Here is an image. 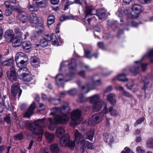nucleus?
Listing matches in <instances>:
<instances>
[{
  "label": "nucleus",
  "mask_w": 153,
  "mask_h": 153,
  "mask_svg": "<svg viewBox=\"0 0 153 153\" xmlns=\"http://www.w3.org/2000/svg\"><path fill=\"white\" fill-rule=\"evenodd\" d=\"M69 120V117L67 115H56L54 117L55 123L57 124L66 125Z\"/></svg>",
  "instance_id": "0eeeda50"
},
{
  "label": "nucleus",
  "mask_w": 153,
  "mask_h": 153,
  "mask_svg": "<svg viewBox=\"0 0 153 153\" xmlns=\"http://www.w3.org/2000/svg\"><path fill=\"white\" fill-rule=\"evenodd\" d=\"M145 118L144 117H142L141 118L138 119L137 120L136 122L134 123V125L136 126L138 124L142 123L143 121L144 120Z\"/></svg>",
  "instance_id": "13d9d810"
},
{
  "label": "nucleus",
  "mask_w": 153,
  "mask_h": 153,
  "mask_svg": "<svg viewBox=\"0 0 153 153\" xmlns=\"http://www.w3.org/2000/svg\"><path fill=\"white\" fill-rule=\"evenodd\" d=\"M74 75L73 73H70L68 74L65 78L63 79V75L60 74H58L56 76V82L59 86L64 87L63 84L65 82H68L72 79L74 77Z\"/></svg>",
  "instance_id": "423d86ee"
},
{
  "label": "nucleus",
  "mask_w": 153,
  "mask_h": 153,
  "mask_svg": "<svg viewBox=\"0 0 153 153\" xmlns=\"http://www.w3.org/2000/svg\"><path fill=\"white\" fill-rule=\"evenodd\" d=\"M22 48L25 52H28L31 50L32 45L30 41H24L22 43Z\"/></svg>",
  "instance_id": "6ab92c4d"
},
{
  "label": "nucleus",
  "mask_w": 153,
  "mask_h": 153,
  "mask_svg": "<svg viewBox=\"0 0 153 153\" xmlns=\"http://www.w3.org/2000/svg\"><path fill=\"white\" fill-rule=\"evenodd\" d=\"M146 145L149 148H153V138L152 137L148 138L146 141Z\"/></svg>",
  "instance_id": "58836bf2"
},
{
  "label": "nucleus",
  "mask_w": 153,
  "mask_h": 153,
  "mask_svg": "<svg viewBox=\"0 0 153 153\" xmlns=\"http://www.w3.org/2000/svg\"><path fill=\"white\" fill-rule=\"evenodd\" d=\"M94 134V131L93 129H91L86 134V139H88L90 141L92 140Z\"/></svg>",
  "instance_id": "c9c22d12"
},
{
  "label": "nucleus",
  "mask_w": 153,
  "mask_h": 153,
  "mask_svg": "<svg viewBox=\"0 0 153 153\" xmlns=\"http://www.w3.org/2000/svg\"><path fill=\"white\" fill-rule=\"evenodd\" d=\"M60 138V145L63 146H66L70 140L69 135L68 134H65Z\"/></svg>",
  "instance_id": "2eb2a0df"
},
{
  "label": "nucleus",
  "mask_w": 153,
  "mask_h": 153,
  "mask_svg": "<svg viewBox=\"0 0 153 153\" xmlns=\"http://www.w3.org/2000/svg\"><path fill=\"white\" fill-rule=\"evenodd\" d=\"M102 112L103 114H107L108 112H110L111 115H117V111L113 109L112 106L110 107L108 109L106 104H105Z\"/></svg>",
  "instance_id": "dca6fc26"
},
{
  "label": "nucleus",
  "mask_w": 153,
  "mask_h": 153,
  "mask_svg": "<svg viewBox=\"0 0 153 153\" xmlns=\"http://www.w3.org/2000/svg\"><path fill=\"white\" fill-rule=\"evenodd\" d=\"M84 51L85 57L86 58L90 59L93 56H94L95 58H97L98 54L97 53L91 54V51L86 50H85Z\"/></svg>",
  "instance_id": "72a5a7b5"
},
{
  "label": "nucleus",
  "mask_w": 153,
  "mask_h": 153,
  "mask_svg": "<svg viewBox=\"0 0 153 153\" xmlns=\"http://www.w3.org/2000/svg\"><path fill=\"white\" fill-rule=\"evenodd\" d=\"M17 74L19 78L24 81L29 82L32 79L31 73L26 67L20 68L17 71Z\"/></svg>",
  "instance_id": "20e7f679"
},
{
  "label": "nucleus",
  "mask_w": 153,
  "mask_h": 153,
  "mask_svg": "<svg viewBox=\"0 0 153 153\" xmlns=\"http://www.w3.org/2000/svg\"><path fill=\"white\" fill-rule=\"evenodd\" d=\"M87 99L82 94H81L79 95L78 98L77 100L78 102H82L87 101Z\"/></svg>",
  "instance_id": "37998d69"
},
{
  "label": "nucleus",
  "mask_w": 153,
  "mask_h": 153,
  "mask_svg": "<svg viewBox=\"0 0 153 153\" xmlns=\"http://www.w3.org/2000/svg\"><path fill=\"white\" fill-rule=\"evenodd\" d=\"M27 7L30 11H36L38 10V7L36 4H35L29 3Z\"/></svg>",
  "instance_id": "4c0bfd02"
},
{
  "label": "nucleus",
  "mask_w": 153,
  "mask_h": 153,
  "mask_svg": "<svg viewBox=\"0 0 153 153\" xmlns=\"http://www.w3.org/2000/svg\"><path fill=\"white\" fill-rule=\"evenodd\" d=\"M48 120L49 122V128L51 131H53L56 127V125L57 124L55 123L54 119L53 120L52 119L49 118Z\"/></svg>",
  "instance_id": "473e14b6"
},
{
  "label": "nucleus",
  "mask_w": 153,
  "mask_h": 153,
  "mask_svg": "<svg viewBox=\"0 0 153 153\" xmlns=\"http://www.w3.org/2000/svg\"><path fill=\"white\" fill-rule=\"evenodd\" d=\"M71 126L75 127L79 124L83 120L82 115H71Z\"/></svg>",
  "instance_id": "9b49d317"
},
{
  "label": "nucleus",
  "mask_w": 153,
  "mask_h": 153,
  "mask_svg": "<svg viewBox=\"0 0 153 153\" xmlns=\"http://www.w3.org/2000/svg\"><path fill=\"white\" fill-rule=\"evenodd\" d=\"M29 21L32 23L37 24L39 22L36 14L33 13H32L30 14Z\"/></svg>",
  "instance_id": "a878e982"
},
{
  "label": "nucleus",
  "mask_w": 153,
  "mask_h": 153,
  "mask_svg": "<svg viewBox=\"0 0 153 153\" xmlns=\"http://www.w3.org/2000/svg\"><path fill=\"white\" fill-rule=\"evenodd\" d=\"M55 19V17L54 15H50L48 19V25H50L54 22Z\"/></svg>",
  "instance_id": "a18cd8bd"
},
{
  "label": "nucleus",
  "mask_w": 153,
  "mask_h": 153,
  "mask_svg": "<svg viewBox=\"0 0 153 153\" xmlns=\"http://www.w3.org/2000/svg\"><path fill=\"white\" fill-rule=\"evenodd\" d=\"M37 25L36 26V30L38 33L42 32L44 30V22L42 20L37 24Z\"/></svg>",
  "instance_id": "bb28decb"
},
{
  "label": "nucleus",
  "mask_w": 153,
  "mask_h": 153,
  "mask_svg": "<svg viewBox=\"0 0 153 153\" xmlns=\"http://www.w3.org/2000/svg\"><path fill=\"white\" fill-rule=\"evenodd\" d=\"M137 153H145V151L139 146H137L136 148Z\"/></svg>",
  "instance_id": "4d7b16f0"
},
{
  "label": "nucleus",
  "mask_w": 153,
  "mask_h": 153,
  "mask_svg": "<svg viewBox=\"0 0 153 153\" xmlns=\"http://www.w3.org/2000/svg\"><path fill=\"white\" fill-rule=\"evenodd\" d=\"M50 150L52 153H59V145L56 143L51 144L50 147Z\"/></svg>",
  "instance_id": "cd10ccee"
},
{
  "label": "nucleus",
  "mask_w": 153,
  "mask_h": 153,
  "mask_svg": "<svg viewBox=\"0 0 153 153\" xmlns=\"http://www.w3.org/2000/svg\"><path fill=\"white\" fill-rule=\"evenodd\" d=\"M82 114V112L81 111L76 109L73 111L71 115H81Z\"/></svg>",
  "instance_id": "bf43d9fd"
},
{
  "label": "nucleus",
  "mask_w": 153,
  "mask_h": 153,
  "mask_svg": "<svg viewBox=\"0 0 153 153\" xmlns=\"http://www.w3.org/2000/svg\"><path fill=\"white\" fill-rule=\"evenodd\" d=\"M103 117V115H92L89 119L88 123L85 121L82 123L81 126L82 130L85 132L89 124L92 126L96 125L102 121Z\"/></svg>",
  "instance_id": "f03ea898"
},
{
  "label": "nucleus",
  "mask_w": 153,
  "mask_h": 153,
  "mask_svg": "<svg viewBox=\"0 0 153 153\" xmlns=\"http://www.w3.org/2000/svg\"><path fill=\"white\" fill-rule=\"evenodd\" d=\"M4 120L7 123H10V118L9 115H6L4 118Z\"/></svg>",
  "instance_id": "69168bd1"
},
{
  "label": "nucleus",
  "mask_w": 153,
  "mask_h": 153,
  "mask_svg": "<svg viewBox=\"0 0 153 153\" xmlns=\"http://www.w3.org/2000/svg\"><path fill=\"white\" fill-rule=\"evenodd\" d=\"M149 57L151 59V61L153 62V49L149 51L146 54L143 56V57Z\"/></svg>",
  "instance_id": "a19ab883"
},
{
  "label": "nucleus",
  "mask_w": 153,
  "mask_h": 153,
  "mask_svg": "<svg viewBox=\"0 0 153 153\" xmlns=\"http://www.w3.org/2000/svg\"><path fill=\"white\" fill-rule=\"evenodd\" d=\"M11 92L12 95L14 96H15L18 93L19 97L20 96L22 90L20 89L19 83H16L11 87Z\"/></svg>",
  "instance_id": "9d476101"
},
{
  "label": "nucleus",
  "mask_w": 153,
  "mask_h": 153,
  "mask_svg": "<svg viewBox=\"0 0 153 153\" xmlns=\"http://www.w3.org/2000/svg\"><path fill=\"white\" fill-rule=\"evenodd\" d=\"M68 65L70 69H74L76 66V64L75 59H71V63L68 64Z\"/></svg>",
  "instance_id": "49530a36"
},
{
  "label": "nucleus",
  "mask_w": 153,
  "mask_h": 153,
  "mask_svg": "<svg viewBox=\"0 0 153 153\" xmlns=\"http://www.w3.org/2000/svg\"><path fill=\"white\" fill-rule=\"evenodd\" d=\"M103 138L105 142H108L109 143H112L114 140V139L112 135L109 133H105L103 134Z\"/></svg>",
  "instance_id": "b1692460"
},
{
  "label": "nucleus",
  "mask_w": 153,
  "mask_h": 153,
  "mask_svg": "<svg viewBox=\"0 0 153 153\" xmlns=\"http://www.w3.org/2000/svg\"><path fill=\"white\" fill-rule=\"evenodd\" d=\"M77 93V90L74 88L71 89L67 91V93L69 94V95L71 96L76 95Z\"/></svg>",
  "instance_id": "8fccbe9b"
},
{
  "label": "nucleus",
  "mask_w": 153,
  "mask_h": 153,
  "mask_svg": "<svg viewBox=\"0 0 153 153\" xmlns=\"http://www.w3.org/2000/svg\"><path fill=\"white\" fill-rule=\"evenodd\" d=\"M117 80L121 81H126L127 79L126 78L125 74H119L117 77Z\"/></svg>",
  "instance_id": "de8ad7c7"
},
{
  "label": "nucleus",
  "mask_w": 153,
  "mask_h": 153,
  "mask_svg": "<svg viewBox=\"0 0 153 153\" xmlns=\"http://www.w3.org/2000/svg\"><path fill=\"white\" fill-rule=\"evenodd\" d=\"M17 66L19 68H23L27 64L28 59L26 55L22 52L17 53L15 56Z\"/></svg>",
  "instance_id": "39448f33"
},
{
  "label": "nucleus",
  "mask_w": 153,
  "mask_h": 153,
  "mask_svg": "<svg viewBox=\"0 0 153 153\" xmlns=\"http://www.w3.org/2000/svg\"><path fill=\"white\" fill-rule=\"evenodd\" d=\"M46 119L43 118L34 121L33 123L29 124V128L30 131L35 134L43 133V127H45Z\"/></svg>",
  "instance_id": "f257e3e1"
},
{
  "label": "nucleus",
  "mask_w": 153,
  "mask_h": 153,
  "mask_svg": "<svg viewBox=\"0 0 153 153\" xmlns=\"http://www.w3.org/2000/svg\"><path fill=\"white\" fill-rule=\"evenodd\" d=\"M51 98L50 96H48L46 94H42V98L44 100L48 101L50 102Z\"/></svg>",
  "instance_id": "5fc2aeb1"
},
{
  "label": "nucleus",
  "mask_w": 153,
  "mask_h": 153,
  "mask_svg": "<svg viewBox=\"0 0 153 153\" xmlns=\"http://www.w3.org/2000/svg\"><path fill=\"white\" fill-rule=\"evenodd\" d=\"M133 11H134L136 13H139L142 10V8L141 6L139 4H135L133 5L132 8Z\"/></svg>",
  "instance_id": "f704fd0d"
},
{
  "label": "nucleus",
  "mask_w": 153,
  "mask_h": 153,
  "mask_svg": "<svg viewBox=\"0 0 153 153\" xmlns=\"http://www.w3.org/2000/svg\"><path fill=\"white\" fill-rule=\"evenodd\" d=\"M115 96L113 94H109L107 96V100L109 101L111 105H114L116 102V100L115 99Z\"/></svg>",
  "instance_id": "2f4dec72"
},
{
  "label": "nucleus",
  "mask_w": 153,
  "mask_h": 153,
  "mask_svg": "<svg viewBox=\"0 0 153 153\" xmlns=\"http://www.w3.org/2000/svg\"><path fill=\"white\" fill-rule=\"evenodd\" d=\"M123 13L126 15H128L131 13V9L129 8L123 10Z\"/></svg>",
  "instance_id": "052dcab7"
},
{
  "label": "nucleus",
  "mask_w": 153,
  "mask_h": 153,
  "mask_svg": "<svg viewBox=\"0 0 153 153\" xmlns=\"http://www.w3.org/2000/svg\"><path fill=\"white\" fill-rule=\"evenodd\" d=\"M90 102L92 104L102 101L100 99V97L97 94L94 95L89 97Z\"/></svg>",
  "instance_id": "5701e85b"
},
{
  "label": "nucleus",
  "mask_w": 153,
  "mask_h": 153,
  "mask_svg": "<svg viewBox=\"0 0 153 153\" xmlns=\"http://www.w3.org/2000/svg\"><path fill=\"white\" fill-rule=\"evenodd\" d=\"M60 112V109L59 108L55 107L51 110L50 115H57Z\"/></svg>",
  "instance_id": "c03bdc74"
},
{
  "label": "nucleus",
  "mask_w": 153,
  "mask_h": 153,
  "mask_svg": "<svg viewBox=\"0 0 153 153\" xmlns=\"http://www.w3.org/2000/svg\"><path fill=\"white\" fill-rule=\"evenodd\" d=\"M85 17H87L89 15H94L97 13V16L101 19H104L106 17V11L104 9H100L95 10L92 7L87 6L86 8Z\"/></svg>",
  "instance_id": "7ed1b4c3"
},
{
  "label": "nucleus",
  "mask_w": 153,
  "mask_h": 153,
  "mask_svg": "<svg viewBox=\"0 0 153 153\" xmlns=\"http://www.w3.org/2000/svg\"><path fill=\"white\" fill-rule=\"evenodd\" d=\"M50 102L54 105H57L60 103V100L59 99H56L52 97Z\"/></svg>",
  "instance_id": "09e8293b"
},
{
  "label": "nucleus",
  "mask_w": 153,
  "mask_h": 153,
  "mask_svg": "<svg viewBox=\"0 0 153 153\" xmlns=\"http://www.w3.org/2000/svg\"><path fill=\"white\" fill-rule=\"evenodd\" d=\"M40 153H51L47 149L45 148L42 149L40 151Z\"/></svg>",
  "instance_id": "774afa93"
},
{
  "label": "nucleus",
  "mask_w": 153,
  "mask_h": 153,
  "mask_svg": "<svg viewBox=\"0 0 153 153\" xmlns=\"http://www.w3.org/2000/svg\"><path fill=\"white\" fill-rule=\"evenodd\" d=\"M135 63H137L136 65L132 67L130 69V71L134 74H137L138 72V69L140 66H141L142 69L143 71H144L146 69V64H142L141 63V61L135 62Z\"/></svg>",
  "instance_id": "6e6552de"
},
{
  "label": "nucleus",
  "mask_w": 153,
  "mask_h": 153,
  "mask_svg": "<svg viewBox=\"0 0 153 153\" xmlns=\"http://www.w3.org/2000/svg\"><path fill=\"white\" fill-rule=\"evenodd\" d=\"M69 17L68 16L65 15H63L60 18V20L61 21H63L66 20L68 19Z\"/></svg>",
  "instance_id": "e2e57ef3"
},
{
  "label": "nucleus",
  "mask_w": 153,
  "mask_h": 153,
  "mask_svg": "<svg viewBox=\"0 0 153 153\" xmlns=\"http://www.w3.org/2000/svg\"><path fill=\"white\" fill-rule=\"evenodd\" d=\"M60 108V113L63 115H66L69 113L70 109L68 103H64L62 107Z\"/></svg>",
  "instance_id": "f3484780"
},
{
  "label": "nucleus",
  "mask_w": 153,
  "mask_h": 153,
  "mask_svg": "<svg viewBox=\"0 0 153 153\" xmlns=\"http://www.w3.org/2000/svg\"><path fill=\"white\" fill-rule=\"evenodd\" d=\"M85 146L87 148L90 149H91L94 148L93 146L91 143L88 141H87L86 142L85 141V143L84 146Z\"/></svg>",
  "instance_id": "6e6d98bb"
},
{
  "label": "nucleus",
  "mask_w": 153,
  "mask_h": 153,
  "mask_svg": "<svg viewBox=\"0 0 153 153\" xmlns=\"http://www.w3.org/2000/svg\"><path fill=\"white\" fill-rule=\"evenodd\" d=\"M104 104V102L103 101L93 104L92 105L93 111L94 112L99 111L101 109L103 104Z\"/></svg>",
  "instance_id": "412c9836"
},
{
  "label": "nucleus",
  "mask_w": 153,
  "mask_h": 153,
  "mask_svg": "<svg viewBox=\"0 0 153 153\" xmlns=\"http://www.w3.org/2000/svg\"><path fill=\"white\" fill-rule=\"evenodd\" d=\"M5 96L4 97L2 98V101L1 102V105H3L4 106L5 108L7 109H9L10 108V106L8 103V101H6L5 102Z\"/></svg>",
  "instance_id": "79ce46f5"
},
{
  "label": "nucleus",
  "mask_w": 153,
  "mask_h": 153,
  "mask_svg": "<svg viewBox=\"0 0 153 153\" xmlns=\"http://www.w3.org/2000/svg\"><path fill=\"white\" fill-rule=\"evenodd\" d=\"M65 132L64 128L63 127H60L56 130L55 134L57 137L60 138L65 134Z\"/></svg>",
  "instance_id": "393cba45"
},
{
  "label": "nucleus",
  "mask_w": 153,
  "mask_h": 153,
  "mask_svg": "<svg viewBox=\"0 0 153 153\" xmlns=\"http://www.w3.org/2000/svg\"><path fill=\"white\" fill-rule=\"evenodd\" d=\"M75 146V142L73 140H69L66 146L71 149L74 148Z\"/></svg>",
  "instance_id": "603ef678"
},
{
  "label": "nucleus",
  "mask_w": 153,
  "mask_h": 153,
  "mask_svg": "<svg viewBox=\"0 0 153 153\" xmlns=\"http://www.w3.org/2000/svg\"><path fill=\"white\" fill-rule=\"evenodd\" d=\"M5 36L6 40L8 42H11L14 37L13 31L10 29L7 30L5 32Z\"/></svg>",
  "instance_id": "a211bd4d"
},
{
  "label": "nucleus",
  "mask_w": 153,
  "mask_h": 153,
  "mask_svg": "<svg viewBox=\"0 0 153 153\" xmlns=\"http://www.w3.org/2000/svg\"><path fill=\"white\" fill-rule=\"evenodd\" d=\"M36 107V104L33 102L30 105L25 115H32L34 114V110Z\"/></svg>",
  "instance_id": "c85d7f7f"
},
{
  "label": "nucleus",
  "mask_w": 153,
  "mask_h": 153,
  "mask_svg": "<svg viewBox=\"0 0 153 153\" xmlns=\"http://www.w3.org/2000/svg\"><path fill=\"white\" fill-rule=\"evenodd\" d=\"M31 62L32 65L34 67H37L39 66V59L37 57H32L31 58Z\"/></svg>",
  "instance_id": "7c9ffc66"
},
{
  "label": "nucleus",
  "mask_w": 153,
  "mask_h": 153,
  "mask_svg": "<svg viewBox=\"0 0 153 153\" xmlns=\"http://www.w3.org/2000/svg\"><path fill=\"white\" fill-rule=\"evenodd\" d=\"M123 95L127 97H132L131 95L125 90H123Z\"/></svg>",
  "instance_id": "680f3d73"
},
{
  "label": "nucleus",
  "mask_w": 153,
  "mask_h": 153,
  "mask_svg": "<svg viewBox=\"0 0 153 153\" xmlns=\"http://www.w3.org/2000/svg\"><path fill=\"white\" fill-rule=\"evenodd\" d=\"M46 39L48 41H51L53 45L56 46L58 45V40L54 34H52L50 36L47 34L46 35Z\"/></svg>",
  "instance_id": "4468645a"
},
{
  "label": "nucleus",
  "mask_w": 153,
  "mask_h": 153,
  "mask_svg": "<svg viewBox=\"0 0 153 153\" xmlns=\"http://www.w3.org/2000/svg\"><path fill=\"white\" fill-rule=\"evenodd\" d=\"M144 87L145 92L146 93V89L148 87V84H150L149 87H151L152 84L153 83V76H152L150 77H148L145 78L144 80Z\"/></svg>",
  "instance_id": "4be33fe9"
},
{
  "label": "nucleus",
  "mask_w": 153,
  "mask_h": 153,
  "mask_svg": "<svg viewBox=\"0 0 153 153\" xmlns=\"http://www.w3.org/2000/svg\"><path fill=\"white\" fill-rule=\"evenodd\" d=\"M16 10L19 13L18 17L19 19L23 23H24L27 22L28 20L27 13L19 9H17Z\"/></svg>",
  "instance_id": "f8f14e48"
},
{
  "label": "nucleus",
  "mask_w": 153,
  "mask_h": 153,
  "mask_svg": "<svg viewBox=\"0 0 153 153\" xmlns=\"http://www.w3.org/2000/svg\"><path fill=\"white\" fill-rule=\"evenodd\" d=\"M36 4L38 7H43L46 6L47 2L46 0H41L40 1L36 2Z\"/></svg>",
  "instance_id": "ea45409f"
},
{
  "label": "nucleus",
  "mask_w": 153,
  "mask_h": 153,
  "mask_svg": "<svg viewBox=\"0 0 153 153\" xmlns=\"http://www.w3.org/2000/svg\"><path fill=\"white\" fill-rule=\"evenodd\" d=\"M12 45L15 47H18L20 46L22 44V40L20 38L16 37L12 40Z\"/></svg>",
  "instance_id": "c756f323"
},
{
  "label": "nucleus",
  "mask_w": 153,
  "mask_h": 153,
  "mask_svg": "<svg viewBox=\"0 0 153 153\" xmlns=\"http://www.w3.org/2000/svg\"><path fill=\"white\" fill-rule=\"evenodd\" d=\"M7 76L8 78L12 82H14L16 80V75L13 66H12L10 68V71L8 72Z\"/></svg>",
  "instance_id": "ddd939ff"
},
{
  "label": "nucleus",
  "mask_w": 153,
  "mask_h": 153,
  "mask_svg": "<svg viewBox=\"0 0 153 153\" xmlns=\"http://www.w3.org/2000/svg\"><path fill=\"white\" fill-rule=\"evenodd\" d=\"M45 135L46 138L50 143L53 142L54 139V135L53 134L46 132Z\"/></svg>",
  "instance_id": "e433bc0d"
},
{
  "label": "nucleus",
  "mask_w": 153,
  "mask_h": 153,
  "mask_svg": "<svg viewBox=\"0 0 153 153\" xmlns=\"http://www.w3.org/2000/svg\"><path fill=\"white\" fill-rule=\"evenodd\" d=\"M12 13V10L11 9H7L6 10L5 12V14L7 16H9Z\"/></svg>",
  "instance_id": "0e129e2a"
},
{
  "label": "nucleus",
  "mask_w": 153,
  "mask_h": 153,
  "mask_svg": "<svg viewBox=\"0 0 153 153\" xmlns=\"http://www.w3.org/2000/svg\"><path fill=\"white\" fill-rule=\"evenodd\" d=\"M15 32L17 34L22 35V33L21 32L20 30L18 27L15 28Z\"/></svg>",
  "instance_id": "338daca9"
},
{
  "label": "nucleus",
  "mask_w": 153,
  "mask_h": 153,
  "mask_svg": "<svg viewBox=\"0 0 153 153\" xmlns=\"http://www.w3.org/2000/svg\"><path fill=\"white\" fill-rule=\"evenodd\" d=\"M23 137V135L22 133H20L14 136V139L16 140H21Z\"/></svg>",
  "instance_id": "864d4df0"
},
{
  "label": "nucleus",
  "mask_w": 153,
  "mask_h": 153,
  "mask_svg": "<svg viewBox=\"0 0 153 153\" xmlns=\"http://www.w3.org/2000/svg\"><path fill=\"white\" fill-rule=\"evenodd\" d=\"M90 88L89 85H87L82 86V91L84 93H87L89 91Z\"/></svg>",
  "instance_id": "3c124183"
},
{
  "label": "nucleus",
  "mask_w": 153,
  "mask_h": 153,
  "mask_svg": "<svg viewBox=\"0 0 153 153\" xmlns=\"http://www.w3.org/2000/svg\"><path fill=\"white\" fill-rule=\"evenodd\" d=\"M74 135L75 140L76 143L84 146L85 143V140L83 138L84 136L78 130L75 131Z\"/></svg>",
  "instance_id": "1a4fd4ad"
},
{
  "label": "nucleus",
  "mask_w": 153,
  "mask_h": 153,
  "mask_svg": "<svg viewBox=\"0 0 153 153\" xmlns=\"http://www.w3.org/2000/svg\"><path fill=\"white\" fill-rule=\"evenodd\" d=\"M48 41L45 38H43L40 40L39 43L36 44V48L37 49H41L45 47L48 45Z\"/></svg>",
  "instance_id": "aec40b11"
}]
</instances>
